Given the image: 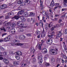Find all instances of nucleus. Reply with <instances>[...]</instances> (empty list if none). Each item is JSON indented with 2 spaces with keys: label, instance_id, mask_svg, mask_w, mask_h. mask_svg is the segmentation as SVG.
<instances>
[{
  "label": "nucleus",
  "instance_id": "1",
  "mask_svg": "<svg viewBox=\"0 0 67 67\" xmlns=\"http://www.w3.org/2000/svg\"><path fill=\"white\" fill-rule=\"evenodd\" d=\"M17 40H14L13 41V42L11 43V45L12 46H25L27 45V44L25 43H17L15 44L16 43Z\"/></svg>",
  "mask_w": 67,
  "mask_h": 67
},
{
  "label": "nucleus",
  "instance_id": "2",
  "mask_svg": "<svg viewBox=\"0 0 67 67\" xmlns=\"http://www.w3.org/2000/svg\"><path fill=\"white\" fill-rule=\"evenodd\" d=\"M17 24L18 25L21 26V27H19V31H21L23 32L24 30L22 28V27H24L23 26H24V23L22 21H18L17 22Z\"/></svg>",
  "mask_w": 67,
  "mask_h": 67
},
{
  "label": "nucleus",
  "instance_id": "3",
  "mask_svg": "<svg viewBox=\"0 0 67 67\" xmlns=\"http://www.w3.org/2000/svg\"><path fill=\"white\" fill-rule=\"evenodd\" d=\"M24 12V10H21V11H20L18 12L17 15L15 16L14 17V19H16V20H18V19H19V18H20V17H19V15H21V14L23 13Z\"/></svg>",
  "mask_w": 67,
  "mask_h": 67
},
{
  "label": "nucleus",
  "instance_id": "4",
  "mask_svg": "<svg viewBox=\"0 0 67 67\" xmlns=\"http://www.w3.org/2000/svg\"><path fill=\"white\" fill-rule=\"evenodd\" d=\"M42 56L41 55L38 56V60H39L38 62V63H39L40 65H41L42 64V62H43V60H42Z\"/></svg>",
  "mask_w": 67,
  "mask_h": 67
},
{
  "label": "nucleus",
  "instance_id": "5",
  "mask_svg": "<svg viewBox=\"0 0 67 67\" xmlns=\"http://www.w3.org/2000/svg\"><path fill=\"white\" fill-rule=\"evenodd\" d=\"M50 52L52 55H56L57 54V52L54 49H51L50 51Z\"/></svg>",
  "mask_w": 67,
  "mask_h": 67
},
{
  "label": "nucleus",
  "instance_id": "6",
  "mask_svg": "<svg viewBox=\"0 0 67 67\" xmlns=\"http://www.w3.org/2000/svg\"><path fill=\"white\" fill-rule=\"evenodd\" d=\"M10 40H11V37L8 36L7 37L4 38L3 40L5 42H8V41H9Z\"/></svg>",
  "mask_w": 67,
  "mask_h": 67
},
{
  "label": "nucleus",
  "instance_id": "7",
  "mask_svg": "<svg viewBox=\"0 0 67 67\" xmlns=\"http://www.w3.org/2000/svg\"><path fill=\"white\" fill-rule=\"evenodd\" d=\"M7 6L5 4H3L0 6V10H1L2 9H4Z\"/></svg>",
  "mask_w": 67,
  "mask_h": 67
},
{
  "label": "nucleus",
  "instance_id": "8",
  "mask_svg": "<svg viewBox=\"0 0 67 67\" xmlns=\"http://www.w3.org/2000/svg\"><path fill=\"white\" fill-rule=\"evenodd\" d=\"M42 44H41L40 45L39 43H38L36 47L37 48H38L39 50H42V48L41 46H42Z\"/></svg>",
  "mask_w": 67,
  "mask_h": 67
},
{
  "label": "nucleus",
  "instance_id": "9",
  "mask_svg": "<svg viewBox=\"0 0 67 67\" xmlns=\"http://www.w3.org/2000/svg\"><path fill=\"white\" fill-rule=\"evenodd\" d=\"M41 35V37H44L45 36V33L44 32V30L43 29V33L40 35Z\"/></svg>",
  "mask_w": 67,
  "mask_h": 67
},
{
  "label": "nucleus",
  "instance_id": "10",
  "mask_svg": "<svg viewBox=\"0 0 67 67\" xmlns=\"http://www.w3.org/2000/svg\"><path fill=\"white\" fill-rule=\"evenodd\" d=\"M53 42L52 40L51 39H48L47 41V43L48 44H51Z\"/></svg>",
  "mask_w": 67,
  "mask_h": 67
},
{
  "label": "nucleus",
  "instance_id": "11",
  "mask_svg": "<svg viewBox=\"0 0 67 67\" xmlns=\"http://www.w3.org/2000/svg\"><path fill=\"white\" fill-rule=\"evenodd\" d=\"M3 62L4 63L7 64H9L10 63V62H9V61L8 59H3Z\"/></svg>",
  "mask_w": 67,
  "mask_h": 67
},
{
  "label": "nucleus",
  "instance_id": "12",
  "mask_svg": "<svg viewBox=\"0 0 67 67\" xmlns=\"http://www.w3.org/2000/svg\"><path fill=\"white\" fill-rule=\"evenodd\" d=\"M59 4L58 3H55V7L54 8V11H55L56 9H57L59 7Z\"/></svg>",
  "mask_w": 67,
  "mask_h": 67
},
{
  "label": "nucleus",
  "instance_id": "13",
  "mask_svg": "<svg viewBox=\"0 0 67 67\" xmlns=\"http://www.w3.org/2000/svg\"><path fill=\"white\" fill-rule=\"evenodd\" d=\"M40 2L41 3V4H40V6L41 7V10H43V9H44V5H43L42 4H43V2H42L41 0H40Z\"/></svg>",
  "mask_w": 67,
  "mask_h": 67
},
{
  "label": "nucleus",
  "instance_id": "14",
  "mask_svg": "<svg viewBox=\"0 0 67 67\" xmlns=\"http://www.w3.org/2000/svg\"><path fill=\"white\" fill-rule=\"evenodd\" d=\"M42 51L43 53H47V50L46 48H44L42 50Z\"/></svg>",
  "mask_w": 67,
  "mask_h": 67
},
{
  "label": "nucleus",
  "instance_id": "15",
  "mask_svg": "<svg viewBox=\"0 0 67 67\" xmlns=\"http://www.w3.org/2000/svg\"><path fill=\"white\" fill-rule=\"evenodd\" d=\"M10 32L11 33L13 34H15V29L14 28H13L11 30Z\"/></svg>",
  "mask_w": 67,
  "mask_h": 67
},
{
  "label": "nucleus",
  "instance_id": "16",
  "mask_svg": "<svg viewBox=\"0 0 67 67\" xmlns=\"http://www.w3.org/2000/svg\"><path fill=\"white\" fill-rule=\"evenodd\" d=\"M57 27H59V25H57L56 26L53 27L52 28H51V31H54V28H57Z\"/></svg>",
  "mask_w": 67,
  "mask_h": 67
},
{
  "label": "nucleus",
  "instance_id": "17",
  "mask_svg": "<svg viewBox=\"0 0 67 67\" xmlns=\"http://www.w3.org/2000/svg\"><path fill=\"white\" fill-rule=\"evenodd\" d=\"M24 38H25L24 36H23V35H20L19 37V39H20V40L22 39H24Z\"/></svg>",
  "mask_w": 67,
  "mask_h": 67
},
{
  "label": "nucleus",
  "instance_id": "18",
  "mask_svg": "<svg viewBox=\"0 0 67 67\" xmlns=\"http://www.w3.org/2000/svg\"><path fill=\"white\" fill-rule=\"evenodd\" d=\"M55 4V3L54 2V0H52L50 4L51 6L54 7Z\"/></svg>",
  "mask_w": 67,
  "mask_h": 67
},
{
  "label": "nucleus",
  "instance_id": "19",
  "mask_svg": "<svg viewBox=\"0 0 67 67\" xmlns=\"http://www.w3.org/2000/svg\"><path fill=\"white\" fill-rule=\"evenodd\" d=\"M13 64L15 66H16L19 65V63H18V62L15 61L13 62Z\"/></svg>",
  "mask_w": 67,
  "mask_h": 67
},
{
  "label": "nucleus",
  "instance_id": "20",
  "mask_svg": "<svg viewBox=\"0 0 67 67\" xmlns=\"http://www.w3.org/2000/svg\"><path fill=\"white\" fill-rule=\"evenodd\" d=\"M64 5L65 7L67 6V0H64Z\"/></svg>",
  "mask_w": 67,
  "mask_h": 67
},
{
  "label": "nucleus",
  "instance_id": "21",
  "mask_svg": "<svg viewBox=\"0 0 67 67\" xmlns=\"http://www.w3.org/2000/svg\"><path fill=\"white\" fill-rule=\"evenodd\" d=\"M62 35V33L61 31H60L58 32V34L57 35V37H60Z\"/></svg>",
  "mask_w": 67,
  "mask_h": 67
},
{
  "label": "nucleus",
  "instance_id": "22",
  "mask_svg": "<svg viewBox=\"0 0 67 67\" xmlns=\"http://www.w3.org/2000/svg\"><path fill=\"white\" fill-rule=\"evenodd\" d=\"M21 20L22 22H24L25 21V18H24V17L23 16L21 17Z\"/></svg>",
  "mask_w": 67,
  "mask_h": 67
},
{
  "label": "nucleus",
  "instance_id": "23",
  "mask_svg": "<svg viewBox=\"0 0 67 67\" xmlns=\"http://www.w3.org/2000/svg\"><path fill=\"white\" fill-rule=\"evenodd\" d=\"M17 55H22V52L20 51H18L17 52L16 54Z\"/></svg>",
  "mask_w": 67,
  "mask_h": 67
},
{
  "label": "nucleus",
  "instance_id": "24",
  "mask_svg": "<svg viewBox=\"0 0 67 67\" xmlns=\"http://www.w3.org/2000/svg\"><path fill=\"white\" fill-rule=\"evenodd\" d=\"M29 15V13H28L27 12L25 13L24 14V16L25 17L28 16Z\"/></svg>",
  "mask_w": 67,
  "mask_h": 67
},
{
  "label": "nucleus",
  "instance_id": "25",
  "mask_svg": "<svg viewBox=\"0 0 67 67\" xmlns=\"http://www.w3.org/2000/svg\"><path fill=\"white\" fill-rule=\"evenodd\" d=\"M48 54H46L44 56V59L45 60H46V59L48 58Z\"/></svg>",
  "mask_w": 67,
  "mask_h": 67
},
{
  "label": "nucleus",
  "instance_id": "26",
  "mask_svg": "<svg viewBox=\"0 0 67 67\" xmlns=\"http://www.w3.org/2000/svg\"><path fill=\"white\" fill-rule=\"evenodd\" d=\"M30 14H29V16H34V14L32 12H30Z\"/></svg>",
  "mask_w": 67,
  "mask_h": 67
},
{
  "label": "nucleus",
  "instance_id": "27",
  "mask_svg": "<svg viewBox=\"0 0 67 67\" xmlns=\"http://www.w3.org/2000/svg\"><path fill=\"white\" fill-rule=\"evenodd\" d=\"M31 20H32V22L34 23H35V22L36 21V19L35 18H34L32 19V18H31Z\"/></svg>",
  "mask_w": 67,
  "mask_h": 67
},
{
  "label": "nucleus",
  "instance_id": "28",
  "mask_svg": "<svg viewBox=\"0 0 67 67\" xmlns=\"http://www.w3.org/2000/svg\"><path fill=\"white\" fill-rule=\"evenodd\" d=\"M10 25L12 27H15V23H13L11 25Z\"/></svg>",
  "mask_w": 67,
  "mask_h": 67
},
{
  "label": "nucleus",
  "instance_id": "29",
  "mask_svg": "<svg viewBox=\"0 0 67 67\" xmlns=\"http://www.w3.org/2000/svg\"><path fill=\"white\" fill-rule=\"evenodd\" d=\"M15 57L17 59H20V57L17 55H15Z\"/></svg>",
  "mask_w": 67,
  "mask_h": 67
},
{
  "label": "nucleus",
  "instance_id": "30",
  "mask_svg": "<svg viewBox=\"0 0 67 67\" xmlns=\"http://www.w3.org/2000/svg\"><path fill=\"white\" fill-rule=\"evenodd\" d=\"M23 3V0H20L18 2V4H21Z\"/></svg>",
  "mask_w": 67,
  "mask_h": 67
},
{
  "label": "nucleus",
  "instance_id": "31",
  "mask_svg": "<svg viewBox=\"0 0 67 67\" xmlns=\"http://www.w3.org/2000/svg\"><path fill=\"white\" fill-rule=\"evenodd\" d=\"M21 65L22 67H23V66H25V65H26V63H25V64H24L23 63V62H22L21 64Z\"/></svg>",
  "mask_w": 67,
  "mask_h": 67
},
{
  "label": "nucleus",
  "instance_id": "32",
  "mask_svg": "<svg viewBox=\"0 0 67 67\" xmlns=\"http://www.w3.org/2000/svg\"><path fill=\"white\" fill-rule=\"evenodd\" d=\"M44 64H45L46 66H49V63H47L46 62H45L44 63Z\"/></svg>",
  "mask_w": 67,
  "mask_h": 67
},
{
  "label": "nucleus",
  "instance_id": "33",
  "mask_svg": "<svg viewBox=\"0 0 67 67\" xmlns=\"http://www.w3.org/2000/svg\"><path fill=\"white\" fill-rule=\"evenodd\" d=\"M7 54H8L7 52H4L3 53V55L4 56H7Z\"/></svg>",
  "mask_w": 67,
  "mask_h": 67
},
{
  "label": "nucleus",
  "instance_id": "34",
  "mask_svg": "<svg viewBox=\"0 0 67 67\" xmlns=\"http://www.w3.org/2000/svg\"><path fill=\"white\" fill-rule=\"evenodd\" d=\"M40 24H41V26H42L43 27V23L42 22V21L41 20H40Z\"/></svg>",
  "mask_w": 67,
  "mask_h": 67
},
{
  "label": "nucleus",
  "instance_id": "35",
  "mask_svg": "<svg viewBox=\"0 0 67 67\" xmlns=\"http://www.w3.org/2000/svg\"><path fill=\"white\" fill-rule=\"evenodd\" d=\"M36 33L37 34V35H40V34L41 33V32L40 31H36Z\"/></svg>",
  "mask_w": 67,
  "mask_h": 67
},
{
  "label": "nucleus",
  "instance_id": "36",
  "mask_svg": "<svg viewBox=\"0 0 67 67\" xmlns=\"http://www.w3.org/2000/svg\"><path fill=\"white\" fill-rule=\"evenodd\" d=\"M20 6H24L25 5V4L24 3H23L22 4H20Z\"/></svg>",
  "mask_w": 67,
  "mask_h": 67
},
{
  "label": "nucleus",
  "instance_id": "37",
  "mask_svg": "<svg viewBox=\"0 0 67 67\" xmlns=\"http://www.w3.org/2000/svg\"><path fill=\"white\" fill-rule=\"evenodd\" d=\"M25 35L26 36H30L31 35V34H26Z\"/></svg>",
  "mask_w": 67,
  "mask_h": 67
},
{
  "label": "nucleus",
  "instance_id": "38",
  "mask_svg": "<svg viewBox=\"0 0 67 67\" xmlns=\"http://www.w3.org/2000/svg\"><path fill=\"white\" fill-rule=\"evenodd\" d=\"M63 47L65 50H66V49H67V48H66V45H65V44H63Z\"/></svg>",
  "mask_w": 67,
  "mask_h": 67
},
{
  "label": "nucleus",
  "instance_id": "39",
  "mask_svg": "<svg viewBox=\"0 0 67 67\" xmlns=\"http://www.w3.org/2000/svg\"><path fill=\"white\" fill-rule=\"evenodd\" d=\"M48 36L50 38H52V37H53V35H52L51 36L48 35Z\"/></svg>",
  "mask_w": 67,
  "mask_h": 67
},
{
  "label": "nucleus",
  "instance_id": "40",
  "mask_svg": "<svg viewBox=\"0 0 67 67\" xmlns=\"http://www.w3.org/2000/svg\"><path fill=\"white\" fill-rule=\"evenodd\" d=\"M34 49V48L33 47H31L30 49V50L31 51H33Z\"/></svg>",
  "mask_w": 67,
  "mask_h": 67
},
{
  "label": "nucleus",
  "instance_id": "41",
  "mask_svg": "<svg viewBox=\"0 0 67 67\" xmlns=\"http://www.w3.org/2000/svg\"><path fill=\"white\" fill-rule=\"evenodd\" d=\"M8 14L9 15H11L12 14H13V12H12L11 13H8Z\"/></svg>",
  "mask_w": 67,
  "mask_h": 67
},
{
  "label": "nucleus",
  "instance_id": "42",
  "mask_svg": "<svg viewBox=\"0 0 67 67\" xmlns=\"http://www.w3.org/2000/svg\"><path fill=\"white\" fill-rule=\"evenodd\" d=\"M9 53H10V54H13V51H10L9 52Z\"/></svg>",
  "mask_w": 67,
  "mask_h": 67
},
{
  "label": "nucleus",
  "instance_id": "43",
  "mask_svg": "<svg viewBox=\"0 0 67 67\" xmlns=\"http://www.w3.org/2000/svg\"><path fill=\"white\" fill-rule=\"evenodd\" d=\"M3 59V58L2 57H0V60H2Z\"/></svg>",
  "mask_w": 67,
  "mask_h": 67
},
{
  "label": "nucleus",
  "instance_id": "44",
  "mask_svg": "<svg viewBox=\"0 0 67 67\" xmlns=\"http://www.w3.org/2000/svg\"><path fill=\"white\" fill-rule=\"evenodd\" d=\"M1 30H3L4 32H6V30H5L4 28L1 29Z\"/></svg>",
  "mask_w": 67,
  "mask_h": 67
},
{
  "label": "nucleus",
  "instance_id": "45",
  "mask_svg": "<svg viewBox=\"0 0 67 67\" xmlns=\"http://www.w3.org/2000/svg\"><path fill=\"white\" fill-rule=\"evenodd\" d=\"M8 18H9V16H5V19H8Z\"/></svg>",
  "mask_w": 67,
  "mask_h": 67
},
{
  "label": "nucleus",
  "instance_id": "46",
  "mask_svg": "<svg viewBox=\"0 0 67 67\" xmlns=\"http://www.w3.org/2000/svg\"><path fill=\"white\" fill-rule=\"evenodd\" d=\"M7 35V33H5V34H3L2 35V36L3 37V36H4V35Z\"/></svg>",
  "mask_w": 67,
  "mask_h": 67
},
{
  "label": "nucleus",
  "instance_id": "47",
  "mask_svg": "<svg viewBox=\"0 0 67 67\" xmlns=\"http://www.w3.org/2000/svg\"><path fill=\"white\" fill-rule=\"evenodd\" d=\"M1 49L2 51H4V48H3L2 47H1Z\"/></svg>",
  "mask_w": 67,
  "mask_h": 67
},
{
  "label": "nucleus",
  "instance_id": "48",
  "mask_svg": "<svg viewBox=\"0 0 67 67\" xmlns=\"http://www.w3.org/2000/svg\"><path fill=\"white\" fill-rule=\"evenodd\" d=\"M65 34H67V29H65Z\"/></svg>",
  "mask_w": 67,
  "mask_h": 67
},
{
  "label": "nucleus",
  "instance_id": "49",
  "mask_svg": "<svg viewBox=\"0 0 67 67\" xmlns=\"http://www.w3.org/2000/svg\"><path fill=\"white\" fill-rule=\"evenodd\" d=\"M48 27L47 26H45V29L46 30H47L48 29Z\"/></svg>",
  "mask_w": 67,
  "mask_h": 67
},
{
  "label": "nucleus",
  "instance_id": "50",
  "mask_svg": "<svg viewBox=\"0 0 67 67\" xmlns=\"http://www.w3.org/2000/svg\"><path fill=\"white\" fill-rule=\"evenodd\" d=\"M32 60L33 61V62H35L36 59H35V58H33L32 59Z\"/></svg>",
  "mask_w": 67,
  "mask_h": 67
},
{
  "label": "nucleus",
  "instance_id": "51",
  "mask_svg": "<svg viewBox=\"0 0 67 67\" xmlns=\"http://www.w3.org/2000/svg\"><path fill=\"white\" fill-rule=\"evenodd\" d=\"M10 24V23H8L7 24H6L5 25H8Z\"/></svg>",
  "mask_w": 67,
  "mask_h": 67
},
{
  "label": "nucleus",
  "instance_id": "52",
  "mask_svg": "<svg viewBox=\"0 0 67 67\" xmlns=\"http://www.w3.org/2000/svg\"><path fill=\"white\" fill-rule=\"evenodd\" d=\"M26 2H29L28 3H30V1H29L28 0H26Z\"/></svg>",
  "mask_w": 67,
  "mask_h": 67
},
{
  "label": "nucleus",
  "instance_id": "53",
  "mask_svg": "<svg viewBox=\"0 0 67 67\" xmlns=\"http://www.w3.org/2000/svg\"><path fill=\"white\" fill-rule=\"evenodd\" d=\"M60 65V64H58L56 67H58V66H59Z\"/></svg>",
  "mask_w": 67,
  "mask_h": 67
},
{
  "label": "nucleus",
  "instance_id": "54",
  "mask_svg": "<svg viewBox=\"0 0 67 67\" xmlns=\"http://www.w3.org/2000/svg\"><path fill=\"white\" fill-rule=\"evenodd\" d=\"M64 60L62 59V63H64Z\"/></svg>",
  "mask_w": 67,
  "mask_h": 67
},
{
  "label": "nucleus",
  "instance_id": "55",
  "mask_svg": "<svg viewBox=\"0 0 67 67\" xmlns=\"http://www.w3.org/2000/svg\"><path fill=\"white\" fill-rule=\"evenodd\" d=\"M59 15H55V17H57V16H59Z\"/></svg>",
  "mask_w": 67,
  "mask_h": 67
},
{
  "label": "nucleus",
  "instance_id": "56",
  "mask_svg": "<svg viewBox=\"0 0 67 67\" xmlns=\"http://www.w3.org/2000/svg\"><path fill=\"white\" fill-rule=\"evenodd\" d=\"M52 61H54V58H52L51 59Z\"/></svg>",
  "mask_w": 67,
  "mask_h": 67
},
{
  "label": "nucleus",
  "instance_id": "57",
  "mask_svg": "<svg viewBox=\"0 0 67 67\" xmlns=\"http://www.w3.org/2000/svg\"><path fill=\"white\" fill-rule=\"evenodd\" d=\"M44 19H45V17L44 16H43L42 17V20H44Z\"/></svg>",
  "mask_w": 67,
  "mask_h": 67
},
{
  "label": "nucleus",
  "instance_id": "58",
  "mask_svg": "<svg viewBox=\"0 0 67 67\" xmlns=\"http://www.w3.org/2000/svg\"><path fill=\"white\" fill-rule=\"evenodd\" d=\"M2 53H0V56H1L2 55Z\"/></svg>",
  "mask_w": 67,
  "mask_h": 67
},
{
  "label": "nucleus",
  "instance_id": "59",
  "mask_svg": "<svg viewBox=\"0 0 67 67\" xmlns=\"http://www.w3.org/2000/svg\"><path fill=\"white\" fill-rule=\"evenodd\" d=\"M3 17V16H0V19H2Z\"/></svg>",
  "mask_w": 67,
  "mask_h": 67
},
{
  "label": "nucleus",
  "instance_id": "60",
  "mask_svg": "<svg viewBox=\"0 0 67 67\" xmlns=\"http://www.w3.org/2000/svg\"><path fill=\"white\" fill-rule=\"evenodd\" d=\"M65 9H62V11H65Z\"/></svg>",
  "mask_w": 67,
  "mask_h": 67
},
{
  "label": "nucleus",
  "instance_id": "61",
  "mask_svg": "<svg viewBox=\"0 0 67 67\" xmlns=\"http://www.w3.org/2000/svg\"><path fill=\"white\" fill-rule=\"evenodd\" d=\"M40 36H41V35H39V36H38L37 37L38 38H40Z\"/></svg>",
  "mask_w": 67,
  "mask_h": 67
},
{
  "label": "nucleus",
  "instance_id": "62",
  "mask_svg": "<svg viewBox=\"0 0 67 67\" xmlns=\"http://www.w3.org/2000/svg\"><path fill=\"white\" fill-rule=\"evenodd\" d=\"M61 21H62V20L60 19L59 22V23H60V22H61Z\"/></svg>",
  "mask_w": 67,
  "mask_h": 67
},
{
  "label": "nucleus",
  "instance_id": "63",
  "mask_svg": "<svg viewBox=\"0 0 67 67\" xmlns=\"http://www.w3.org/2000/svg\"><path fill=\"white\" fill-rule=\"evenodd\" d=\"M41 42H42V44H43V43L44 42V41H43V40H41Z\"/></svg>",
  "mask_w": 67,
  "mask_h": 67
},
{
  "label": "nucleus",
  "instance_id": "64",
  "mask_svg": "<svg viewBox=\"0 0 67 67\" xmlns=\"http://www.w3.org/2000/svg\"><path fill=\"white\" fill-rule=\"evenodd\" d=\"M30 19H28V20H27V21L28 22H30Z\"/></svg>",
  "mask_w": 67,
  "mask_h": 67
}]
</instances>
